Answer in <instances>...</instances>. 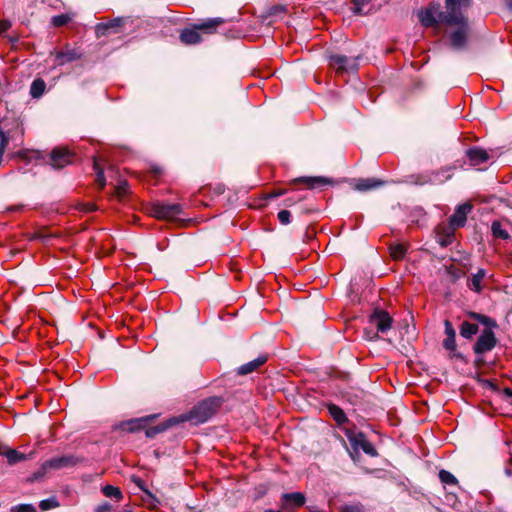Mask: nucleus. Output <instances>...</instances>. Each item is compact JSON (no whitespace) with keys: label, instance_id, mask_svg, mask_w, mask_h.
Listing matches in <instances>:
<instances>
[{"label":"nucleus","instance_id":"obj_1","mask_svg":"<svg viewBox=\"0 0 512 512\" xmlns=\"http://www.w3.org/2000/svg\"><path fill=\"white\" fill-rule=\"evenodd\" d=\"M470 5L471 0H446V13L439 14L442 23L459 26L450 36L451 45L455 49H461L466 44L469 29L464 11H466Z\"/></svg>","mask_w":512,"mask_h":512},{"label":"nucleus","instance_id":"obj_2","mask_svg":"<svg viewBox=\"0 0 512 512\" xmlns=\"http://www.w3.org/2000/svg\"><path fill=\"white\" fill-rule=\"evenodd\" d=\"M226 23V19L221 17L208 18L199 24L193 25L191 28H185L180 33V41L186 45H195L202 42L200 32L205 34L216 33L218 27Z\"/></svg>","mask_w":512,"mask_h":512},{"label":"nucleus","instance_id":"obj_3","mask_svg":"<svg viewBox=\"0 0 512 512\" xmlns=\"http://www.w3.org/2000/svg\"><path fill=\"white\" fill-rule=\"evenodd\" d=\"M220 397L207 398L194 406L183 420L191 421L194 424H201L209 420L221 406Z\"/></svg>","mask_w":512,"mask_h":512},{"label":"nucleus","instance_id":"obj_4","mask_svg":"<svg viewBox=\"0 0 512 512\" xmlns=\"http://www.w3.org/2000/svg\"><path fill=\"white\" fill-rule=\"evenodd\" d=\"M472 210V205L469 203H464L459 205L453 215L449 218L448 226H442L441 229L449 230L447 240H442V246H447L452 243L454 231L458 228H461L465 225L467 221V216Z\"/></svg>","mask_w":512,"mask_h":512},{"label":"nucleus","instance_id":"obj_5","mask_svg":"<svg viewBox=\"0 0 512 512\" xmlns=\"http://www.w3.org/2000/svg\"><path fill=\"white\" fill-rule=\"evenodd\" d=\"M182 211V206L177 203L157 202L150 208V214L160 220H175Z\"/></svg>","mask_w":512,"mask_h":512},{"label":"nucleus","instance_id":"obj_6","mask_svg":"<svg viewBox=\"0 0 512 512\" xmlns=\"http://www.w3.org/2000/svg\"><path fill=\"white\" fill-rule=\"evenodd\" d=\"M346 437L350 442L351 447L355 451L362 450L364 453L370 456H376L377 452L374 446L367 440L366 436L362 432H355L347 430Z\"/></svg>","mask_w":512,"mask_h":512},{"label":"nucleus","instance_id":"obj_7","mask_svg":"<svg viewBox=\"0 0 512 512\" xmlns=\"http://www.w3.org/2000/svg\"><path fill=\"white\" fill-rule=\"evenodd\" d=\"M497 344L496 337L492 330L486 329L482 332V334L477 339L473 350L475 354H484L488 351H491Z\"/></svg>","mask_w":512,"mask_h":512},{"label":"nucleus","instance_id":"obj_8","mask_svg":"<svg viewBox=\"0 0 512 512\" xmlns=\"http://www.w3.org/2000/svg\"><path fill=\"white\" fill-rule=\"evenodd\" d=\"M305 495L301 492L284 493L281 495V508L286 512H294L305 504Z\"/></svg>","mask_w":512,"mask_h":512},{"label":"nucleus","instance_id":"obj_9","mask_svg":"<svg viewBox=\"0 0 512 512\" xmlns=\"http://www.w3.org/2000/svg\"><path fill=\"white\" fill-rule=\"evenodd\" d=\"M78 462L79 459L73 455L61 456L45 461L42 465V469L43 471L48 469H61L74 466Z\"/></svg>","mask_w":512,"mask_h":512},{"label":"nucleus","instance_id":"obj_10","mask_svg":"<svg viewBox=\"0 0 512 512\" xmlns=\"http://www.w3.org/2000/svg\"><path fill=\"white\" fill-rule=\"evenodd\" d=\"M370 322L379 332L384 333L391 328L392 318L386 311L376 309L370 317Z\"/></svg>","mask_w":512,"mask_h":512},{"label":"nucleus","instance_id":"obj_11","mask_svg":"<svg viewBox=\"0 0 512 512\" xmlns=\"http://www.w3.org/2000/svg\"><path fill=\"white\" fill-rule=\"evenodd\" d=\"M440 13L438 7L430 6L419 12V20L425 27H434L438 23H442L439 18Z\"/></svg>","mask_w":512,"mask_h":512},{"label":"nucleus","instance_id":"obj_12","mask_svg":"<svg viewBox=\"0 0 512 512\" xmlns=\"http://www.w3.org/2000/svg\"><path fill=\"white\" fill-rule=\"evenodd\" d=\"M73 155L65 148H55L51 153V164L54 168H63L72 161Z\"/></svg>","mask_w":512,"mask_h":512},{"label":"nucleus","instance_id":"obj_13","mask_svg":"<svg viewBox=\"0 0 512 512\" xmlns=\"http://www.w3.org/2000/svg\"><path fill=\"white\" fill-rule=\"evenodd\" d=\"M466 156L471 166H479L490 160L489 153L480 147H472L466 151Z\"/></svg>","mask_w":512,"mask_h":512},{"label":"nucleus","instance_id":"obj_14","mask_svg":"<svg viewBox=\"0 0 512 512\" xmlns=\"http://www.w3.org/2000/svg\"><path fill=\"white\" fill-rule=\"evenodd\" d=\"M451 178V174H447L444 178L441 179H433L430 175V172L421 173L418 175L409 176L407 182L416 184V185H426V184H442Z\"/></svg>","mask_w":512,"mask_h":512},{"label":"nucleus","instance_id":"obj_15","mask_svg":"<svg viewBox=\"0 0 512 512\" xmlns=\"http://www.w3.org/2000/svg\"><path fill=\"white\" fill-rule=\"evenodd\" d=\"M0 455L7 459L9 465H15L29 459V456L12 448L0 449Z\"/></svg>","mask_w":512,"mask_h":512},{"label":"nucleus","instance_id":"obj_16","mask_svg":"<svg viewBox=\"0 0 512 512\" xmlns=\"http://www.w3.org/2000/svg\"><path fill=\"white\" fill-rule=\"evenodd\" d=\"M122 23V20L120 18H116L114 20H111L108 23H99L96 26L95 32L96 36L98 38L106 36L110 33V31H113L114 33H117V28L120 27Z\"/></svg>","mask_w":512,"mask_h":512},{"label":"nucleus","instance_id":"obj_17","mask_svg":"<svg viewBox=\"0 0 512 512\" xmlns=\"http://www.w3.org/2000/svg\"><path fill=\"white\" fill-rule=\"evenodd\" d=\"M383 184V181L374 178L358 179L354 184V189L360 192H366L376 189Z\"/></svg>","mask_w":512,"mask_h":512},{"label":"nucleus","instance_id":"obj_18","mask_svg":"<svg viewBox=\"0 0 512 512\" xmlns=\"http://www.w3.org/2000/svg\"><path fill=\"white\" fill-rule=\"evenodd\" d=\"M329 65L336 69L337 72H344L352 68V66H350V59L343 55L330 56Z\"/></svg>","mask_w":512,"mask_h":512},{"label":"nucleus","instance_id":"obj_19","mask_svg":"<svg viewBox=\"0 0 512 512\" xmlns=\"http://www.w3.org/2000/svg\"><path fill=\"white\" fill-rule=\"evenodd\" d=\"M294 183H303L309 189L321 187L330 184V180L324 177H300L293 181Z\"/></svg>","mask_w":512,"mask_h":512},{"label":"nucleus","instance_id":"obj_20","mask_svg":"<svg viewBox=\"0 0 512 512\" xmlns=\"http://www.w3.org/2000/svg\"><path fill=\"white\" fill-rule=\"evenodd\" d=\"M266 361H267V357L266 356H259L256 359H254V360H252V361H250V362L240 366L238 368V374H240V375H247L249 373H252L257 368L262 366Z\"/></svg>","mask_w":512,"mask_h":512},{"label":"nucleus","instance_id":"obj_21","mask_svg":"<svg viewBox=\"0 0 512 512\" xmlns=\"http://www.w3.org/2000/svg\"><path fill=\"white\" fill-rule=\"evenodd\" d=\"M80 58V54L76 50H66L55 52L57 65H64Z\"/></svg>","mask_w":512,"mask_h":512},{"label":"nucleus","instance_id":"obj_22","mask_svg":"<svg viewBox=\"0 0 512 512\" xmlns=\"http://www.w3.org/2000/svg\"><path fill=\"white\" fill-rule=\"evenodd\" d=\"M486 276V271L484 269H479L475 274H473L467 283V286L470 290L480 293L482 291L481 283Z\"/></svg>","mask_w":512,"mask_h":512},{"label":"nucleus","instance_id":"obj_23","mask_svg":"<svg viewBox=\"0 0 512 512\" xmlns=\"http://www.w3.org/2000/svg\"><path fill=\"white\" fill-rule=\"evenodd\" d=\"M328 411L331 417L337 422V424L342 425L348 421L346 414L339 406L335 404H329Z\"/></svg>","mask_w":512,"mask_h":512},{"label":"nucleus","instance_id":"obj_24","mask_svg":"<svg viewBox=\"0 0 512 512\" xmlns=\"http://www.w3.org/2000/svg\"><path fill=\"white\" fill-rule=\"evenodd\" d=\"M390 256L393 260H402L407 252V246L403 243H394L389 246Z\"/></svg>","mask_w":512,"mask_h":512},{"label":"nucleus","instance_id":"obj_25","mask_svg":"<svg viewBox=\"0 0 512 512\" xmlns=\"http://www.w3.org/2000/svg\"><path fill=\"white\" fill-rule=\"evenodd\" d=\"M478 329L479 328L477 324L464 321L460 327V334L462 337L470 339L478 332Z\"/></svg>","mask_w":512,"mask_h":512},{"label":"nucleus","instance_id":"obj_26","mask_svg":"<svg viewBox=\"0 0 512 512\" xmlns=\"http://www.w3.org/2000/svg\"><path fill=\"white\" fill-rule=\"evenodd\" d=\"M45 88H46V84H45L44 80H42L40 78L35 79L31 84L30 94L33 98H39L40 96L43 95Z\"/></svg>","mask_w":512,"mask_h":512},{"label":"nucleus","instance_id":"obj_27","mask_svg":"<svg viewBox=\"0 0 512 512\" xmlns=\"http://www.w3.org/2000/svg\"><path fill=\"white\" fill-rule=\"evenodd\" d=\"M102 493L108 498H114L117 501H121L123 498V494L118 487L112 485H105L102 488Z\"/></svg>","mask_w":512,"mask_h":512},{"label":"nucleus","instance_id":"obj_28","mask_svg":"<svg viewBox=\"0 0 512 512\" xmlns=\"http://www.w3.org/2000/svg\"><path fill=\"white\" fill-rule=\"evenodd\" d=\"M491 231L494 237L500 238L503 240H508L510 238L509 233L502 228V225L499 221H493L491 225Z\"/></svg>","mask_w":512,"mask_h":512},{"label":"nucleus","instance_id":"obj_29","mask_svg":"<svg viewBox=\"0 0 512 512\" xmlns=\"http://www.w3.org/2000/svg\"><path fill=\"white\" fill-rule=\"evenodd\" d=\"M443 347L446 350H449L450 352H452L451 357L461 358V354L456 352V348H457L456 337H445V339L443 340Z\"/></svg>","mask_w":512,"mask_h":512},{"label":"nucleus","instance_id":"obj_30","mask_svg":"<svg viewBox=\"0 0 512 512\" xmlns=\"http://www.w3.org/2000/svg\"><path fill=\"white\" fill-rule=\"evenodd\" d=\"M59 506V502L56 497H50L48 499L42 500L39 503V507L42 511H47Z\"/></svg>","mask_w":512,"mask_h":512},{"label":"nucleus","instance_id":"obj_31","mask_svg":"<svg viewBox=\"0 0 512 512\" xmlns=\"http://www.w3.org/2000/svg\"><path fill=\"white\" fill-rule=\"evenodd\" d=\"M439 479L442 483L447 485H455L457 483L456 477L446 470H441L439 472Z\"/></svg>","mask_w":512,"mask_h":512},{"label":"nucleus","instance_id":"obj_32","mask_svg":"<svg viewBox=\"0 0 512 512\" xmlns=\"http://www.w3.org/2000/svg\"><path fill=\"white\" fill-rule=\"evenodd\" d=\"M70 21V17L65 14L57 15L52 18V24L55 27H61L66 25Z\"/></svg>","mask_w":512,"mask_h":512},{"label":"nucleus","instance_id":"obj_33","mask_svg":"<svg viewBox=\"0 0 512 512\" xmlns=\"http://www.w3.org/2000/svg\"><path fill=\"white\" fill-rule=\"evenodd\" d=\"M94 168L97 174L96 182L100 188H103L106 184V180L103 171L99 168L98 163L96 161L94 162Z\"/></svg>","mask_w":512,"mask_h":512},{"label":"nucleus","instance_id":"obj_34","mask_svg":"<svg viewBox=\"0 0 512 512\" xmlns=\"http://www.w3.org/2000/svg\"><path fill=\"white\" fill-rule=\"evenodd\" d=\"M447 174L452 175L451 167H445V168H441L440 170L430 172V175L433 177V179L444 178Z\"/></svg>","mask_w":512,"mask_h":512},{"label":"nucleus","instance_id":"obj_35","mask_svg":"<svg viewBox=\"0 0 512 512\" xmlns=\"http://www.w3.org/2000/svg\"><path fill=\"white\" fill-rule=\"evenodd\" d=\"M363 506L361 504H349L344 505L339 512H363Z\"/></svg>","mask_w":512,"mask_h":512},{"label":"nucleus","instance_id":"obj_36","mask_svg":"<svg viewBox=\"0 0 512 512\" xmlns=\"http://www.w3.org/2000/svg\"><path fill=\"white\" fill-rule=\"evenodd\" d=\"M291 213L288 210H281L278 212V220L281 224L287 225L290 223Z\"/></svg>","mask_w":512,"mask_h":512},{"label":"nucleus","instance_id":"obj_37","mask_svg":"<svg viewBox=\"0 0 512 512\" xmlns=\"http://www.w3.org/2000/svg\"><path fill=\"white\" fill-rule=\"evenodd\" d=\"M442 226H446L445 224H441L437 227V236H438V242L440 243V245L442 246V240H447V234L449 232V230H444V229H441Z\"/></svg>","mask_w":512,"mask_h":512},{"label":"nucleus","instance_id":"obj_38","mask_svg":"<svg viewBox=\"0 0 512 512\" xmlns=\"http://www.w3.org/2000/svg\"><path fill=\"white\" fill-rule=\"evenodd\" d=\"M444 326H445L446 337H456L455 329L449 320H445Z\"/></svg>","mask_w":512,"mask_h":512},{"label":"nucleus","instance_id":"obj_39","mask_svg":"<svg viewBox=\"0 0 512 512\" xmlns=\"http://www.w3.org/2000/svg\"><path fill=\"white\" fill-rule=\"evenodd\" d=\"M12 510L17 512H36L35 507L31 504H21L17 507H14Z\"/></svg>","mask_w":512,"mask_h":512},{"label":"nucleus","instance_id":"obj_40","mask_svg":"<svg viewBox=\"0 0 512 512\" xmlns=\"http://www.w3.org/2000/svg\"><path fill=\"white\" fill-rule=\"evenodd\" d=\"M369 1L370 0H353V4L355 6L354 12L356 14H361L363 7L367 5Z\"/></svg>","mask_w":512,"mask_h":512},{"label":"nucleus","instance_id":"obj_41","mask_svg":"<svg viewBox=\"0 0 512 512\" xmlns=\"http://www.w3.org/2000/svg\"><path fill=\"white\" fill-rule=\"evenodd\" d=\"M471 317L485 325H490L492 322V320L488 316L478 314V313H471Z\"/></svg>","mask_w":512,"mask_h":512},{"label":"nucleus","instance_id":"obj_42","mask_svg":"<svg viewBox=\"0 0 512 512\" xmlns=\"http://www.w3.org/2000/svg\"><path fill=\"white\" fill-rule=\"evenodd\" d=\"M127 190H128V184L127 182H121L117 188H116V193L119 197H123L126 193H127Z\"/></svg>","mask_w":512,"mask_h":512},{"label":"nucleus","instance_id":"obj_43","mask_svg":"<svg viewBox=\"0 0 512 512\" xmlns=\"http://www.w3.org/2000/svg\"><path fill=\"white\" fill-rule=\"evenodd\" d=\"M11 27V22L9 20L3 19L0 20V35L6 32Z\"/></svg>","mask_w":512,"mask_h":512},{"label":"nucleus","instance_id":"obj_44","mask_svg":"<svg viewBox=\"0 0 512 512\" xmlns=\"http://www.w3.org/2000/svg\"><path fill=\"white\" fill-rule=\"evenodd\" d=\"M81 210H83L84 212H92L96 210V206L93 203L83 204Z\"/></svg>","mask_w":512,"mask_h":512},{"label":"nucleus","instance_id":"obj_45","mask_svg":"<svg viewBox=\"0 0 512 512\" xmlns=\"http://www.w3.org/2000/svg\"><path fill=\"white\" fill-rule=\"evenodd\" d=\"M137 422L136 421H130L125 424H123V429L133 431L136 429Z\"/></svg>","mask_w":512,"mask_h":512},{"label":"nucleus","instance_id":"obj_46","mask_svg":"<svg viewBox=\"0 0 512 512\" xmlns=\"http://www.w3.org/2000/svg\"><path fill=\"white\" fill-rule=\"evenodd\" d=\"M24 209V205H13V206H9L7 208V211L9 212H18V211H22Z\"/></svg>","mask_w":512,"mask_h":512},{"label":"nucleus","instance_id":"obj_47","mask_svg":"<svg viewBox=\"0 0 512 512\" xmlns=\"http://www.w3.org/2000/svg\"><path fill=\"white\" fill-rule=\"evenodd\" d=\"M96 512H110V505L105 504V505L99 506L97 508Z\"/></svg>","mask_w":512,"mask_h":512},{"label":"nucleus","instance_id":"obj_48","mask_svg":"<svg viewBox=\"0 0 512 512\" xmlns=\"http://www.w3.org/2000/svg\"><path fill=\"white\" fill-rule=\"evenodd\" d=\"M503 393L506 396L507 400L510 401L512 399V389L504 388Z\"/></svg>","mask_w":512,"mask_h":512},{"label":"nucleus","instance_id":"obj_49","mask_svg":"<svg viewBox=\"0 0 512 512\" xmlns=\"http://www.w3.org/2000/svg\"><path fill=\"white\" fill-rule=\"evenodd\" d=\"M158 431H159V430H157V432H158ZM155 433H156V431H153V432H152V431H147V432H146L147 436H153Z\"/></svg>","mask_w":512,"mask_h":512},{"label":"nucleus","instance_id":"obj_50","mask_svg":"<svg viewBox=\"0 0 512 512\" xmlns=\"http://www.w3.org/2000/svg\"><path fill=\"white\" fill-rule=\"evenodd\" d=\"M264 512H283V511H281V510H277V511H275V510H271V509H269V510H265Z\"/></svg>","mask_w":512,"mask_h":512},{"label":"nucleus","instance_id":"obj_51","mask_svg":"<svg viewBox=\"0 0 512 512\" xmlns=\"http://www.w3.org/2000/svg\"><path fill=\"white\" fill-rule=\"evenodd\" d=\"M314 512H323V511H319V510H317V511H314Z\"/></svg>","mask_w":512,"mask_h":512},{"label":"nucleus","instance_id":"obj_52","mask_svg":"<svg viewBox=\"0 0 512 512\" xmlns=\"http://www.w3.org/2000/svg\"><path fill=\"white\" fill-rule=\"evenodd\" d=\"M510 403L512 404V399L510 400Z\"/></svg>","mask_w":512,"mask_h":512}]
</instances>
